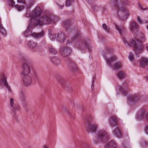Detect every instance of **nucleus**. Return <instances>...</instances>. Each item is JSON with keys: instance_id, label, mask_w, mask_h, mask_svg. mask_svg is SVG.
<instances>
[{"instance_id": "23", "label": "nucleus", "mask_w": 148, "mask_h": 148, "mask_svg": "<svg viewBox=\"0 0 148 148\" xmlns=\"http://www.w3.org/2000/svg\"><path fill=\"white\" fill-rule=\"evenodd\" d=\"M51 62L55 65H58L60 64V60L57 56H54L51 58Z\"/></svg>"}, {"instance_id": "7", "label": "nucleus", "mask_w": 148, "mask_h": 148, "mask_svg": "<svg viewBox=\"0 0 148 148\" xmlns=\"http://www.w3.org/2000/svg\"><path fill=\"white\" fill-rule=\"evenodd\" d=\"M10 104L11 107V110L14 115V118L16 119L17 116L16 115V111L19 110L20 109V107L18 104H14V99L12 98H11L10 99Z\"/></svg>"}, {"instance_id": "41", "label": "nucleus", "mask_w": 148, "mask_h": 148, "mask_svg": "<svg viewBox=\"0 0 148 148\" xmlns=\"http://www.w3.org/2000/svg\"><path fill=\"white\" fill-rule=\"evenodd\" d=\"M9 5L12 7H15V2L13 0H9Z\"/></svg>"}, {"instance_id": "31", "label": "nucleus", "mask_w": 148, "mask_h": 148, "mask_svg": "<svg viewBox=\"0 0 148 148\" xmlns=\"http://www.w3.org/2000/svg\"><path fill=\"white\" fill-rule=\"evenodd\" d=\"M74 3L73 0H67L66 1V6L69 7L71 5Z\"/></svg>"}, {"instance_id": "27", "label": "nucleus", "mask_w": 148, "mask_h": 148, "mask_svg": "<svg viewBox=\"0 0 148 148\" xmlns=\"http://www.w3.org/2000/svg\"><path fill=\"white\" fill-rule=\"evenodd\" d=\"M115 26L116 29L118 31L121 35H122V32L124 31L125 27L122 26H119L116 25H115Z\"/></svg>"}, {"instance_id": "11", "label": "nucleus", "mask_w": 148, "mask_h": 148, "mask_svg": "<svg viewBox=\"0 0 148 148\" xmlns=\"http://www.w3.org/2000/svg\"><path fill=\"white\" fill-rule=\"evenodd\" d=\"M66 36L64 33L62 32H58L56 38V40L60 43H63L64 42Z\"/></svg>"}, {"instance_id": "35", "label": "nucleus", "mask_w": 148, "mask_h": 148, "mask_svg": "<svg viewBox=\"0 0 148 148\" xmlns=\"http://www.w3.org/2000/svg\"><path fill=\"white\" fill-rule=\"evenodd\" d=\"M102 27L103 29L107 32H109L110 31V29L109 27H107L105 24H103L102 25Z\"/></svg>"}, {"instance_id": "21", "label": "nucleus", "mask_w": 148, "mask_h": 148, "mask_svg": "<svg viewBox=\"0 0 148 148\" xmlns=\"http://www.w3.org/2000/svg\"><path fill=\"white\" fill-rule=\"evenodd\" d=\"M116 146V144L112 140L107 143L105 146V148H115Z\"/></svg>"}, {"instance_id": "24", "label": "nucleus", "mask_w": 148, "mask_h": 148, "mask_svg": "<svg viewBox=\"0 0 148 148\" xmlns=\"http://www.w3.org/2000/svg\"><path fill=\"white\" fill-rule=\"evenodd\" d=\"M130 30L134 31L136 30L138 28L137 24L134 21L130 22Z\"/></svg>"}, {"instance_id": "15", "label": "nucleus", "mask_w": 148, "mask_h": 148, "mask_svg": "<svg viewBox=\"0 0 148 148\" xmlns=\"http://www.w3.org/2000/svg\"><path fill=\"white\" fill-rule=\"evenodd\" d=\"M104 58L108 65L110 67L112 68L113 67L112 65V63L115 61L116 60V57L115 56H112L110 58V59H108L106 58V56H104Z\"/></svg>"}, {"instance_id": "38", "label": "nucleus", "mask_w": 148, "mask_h": 148, "mask_svg": "<svg viewBox=\"0 0 148 148\" xmlns=\"http://www.w3.org/2000/svg\"><path fill=\"white\" fill-rule=\"evenodd\" d=\"M141 146L142 147H145L147 146L148 145V143L146 141L144 140H143L141 141L140 142Z\"/></svg>"}, {"instance_id": "36", "label": "nucleus", "mask_w": 148, "mask_h": 148, "mask_svg": "<svg viewBox=\"0 0 148 148\" xmlns=\"http://www.w3.org/2000/svg\"><path fill=\"white\" fill-rule=\"evenodd\" d=\"M134 55L131 52H130L129 55L128 56V58L130 60L131 62H132L134 60Z\"/></svg>"}, {"instance_id": "47", "label": "nucleus", "mask_w": 148, "mask_h": 148, "mask_svg": "<svg viewBox=\"0 0 148 148\" xmlns=\"http://www.w3.org/2000/svg\"><path fill=\"white\" fill-rule=\"evenodd\" d=\"M95 78H96L95 76L94 75L92 77V84H94L95 82Z\"/></svg>"}, {"instance_id": "18", "label": "nucleus", "mask_w": 148, "mask_h": 148, "mask_svg": "<svg viewBox=\"0 0 148 148\" xmlns=\"http://www.w3.org/2000/svg\"><path fill=\"white\" fill-rule=\"evenodd\" d=\"M62 110L68 115L69 116L71 119H74V115L66 107L63 106L62 108Z\"/></svg>"}, {"instance_id": "43", "label": "nucleus", "mask_w": 148, "mask_h": 148, "mask_svg": "<svg viewBox=\"0 0 148 148\" xmlns=\"http://www.w3.org/2000/svg\"><path fill=\"white\" fill-rule=\"evenodd\" d=\"M123 40L126 46L127 47H129L130 45L127 42L126 39L125 38H124L123 39Z\"/></svg>"}, {"instance_id": "53", "label": "nucleus", "mask_w": 148, "mask_h": 148, "mask_svg": "<svg viewBox=\"0 0 148 148\" xmlns=\"http://www.w3.org/2000/svg\"><path fill=\"white\" fill-rule=\"evenodd\" d=\"M28 9L29 10V9H27V13H28V11H28Z\"/></svg>"}, {"instance_id": "12", "label": "nucleus", "mask_w": 148, "mask_h": 148, "mask_svg": "<svg viewBox=\"0 0 148 148\" xmlns=\"http://www.w3.org/2000/svg\"><path fill=\"white\" fill-rule=\"evenodd\" d=\"M97 127V125L96 124L89 123L87 130L88 132L95 133L96 132Z\"/></svg>"}, {"instance_id": "54", "label": "nucleus", "mask_w": 148, "mask_h": 148, "mask_svg": "<svg viewBox=\"0 0 148 148\" xmlns=\"http://www.w3.org/2000/svg\"><path fill=\"white\" fill-rule=\"evenodd\" d=\"M147 29H148V25L147 26Z\"/></svg>"}, {"instance_id": "3", "label": "nucleus", "mask_w": 148, "mask_h": 148, "mask_svg": "<svg viewBox=\"0 0 148 148\" xmlns=\"http://www.w3.org/2000/svg\"><path fill=\"white\" fill-rule=\"evenodd\" d=\"M22 60L23 62L22 74L23 84L26 87L30 85L32 82V77L28 75L30 71V67L28 64V60L26 58H23Z\"/></svg>"}, {"instance_id": "51", "label": "nucleus", "mask_w": 148, "mask_h": 148, "mask_svg": "<svg viewBox=\"0 0 148 148\" xmlns=\"http://www.w3.org/2000/svg\"><path fill=\"white\" fill-rule=\"evenodd\" d=\"M144 78L147 81H148V76L147 77L145 76Z\"/></svg>"}, {"instance_id": "33", "label": "nucleus", "mask_w": 148, "mask_h": 148, "mask_svg": "<svg viewBox=\"0 0 148 148\" xmlns=\"http://www.w3.org/2000/svg\"><path fill=\"white\" fill-rule=\"evenodd\" d=\"M138 21L140 24L145 23L147 22V21L146 20L144 19L142 20L139 16L137 18Z\"/></svg>"}, {"instance_id": "32", "label": "nucleus", "mask_w": 148, "mask_h": 148, "mask_svg": "<svg viewBox=\"0 0 148 148\" xmlns=\"http://www.w3.org/2000/svg\"><path fill=\"white\" fill-rule=\"evenodd\" d=\"M114 67L116 69H120L121 67V64L119 62H117L114 64Z\"/></svg>"}, {"instance_id": "46", "label": "nucleus", "mask_w": 148, "mask_h": 148, "mask_svg": "<svg viewBox=\"0 0 148 148\" xmlns=\"http://www.w3.org/2000/svg\"><path fill=\"white\" fill-rule=\"evenodd\" d=\"M56 3V5L58 6L59 8H62L63 7V6L64 5V4L63 5H59L58 3H57V2Z\"/></svg>"}, {"instance_id": "34", "label": "nucleus", "mask_w": 148, "mask_h": 148, "mask_svg": "<svg viewBox=\"0 0 148 148\" xmlns=\"http://www.w3.org/2000/svg\"><path fill=\"white\" fill-rule=\"evenodd\" d=\"M15 7L17 8L18 10L19 11L22 10L24 8V6H20L18 5H16Z\"/></svg>"}, {"instance_id": "6", "label": "nucleus", "mask_w": 148, "mask_h": 148, "mask_svg": "<svg viewBox=\"0 0 148 148\" xmlns=\"http://www.w3.org/2000/svg\"><path fill=\"white\" fill-rule=\"evenodd\" d=\"M59 83L60 84L62 87L64 89H66L70 92L72 90V87L67 85V80L66 79L62 77H60L58 80Z\"/></svg>"}, {"instance_id": "25", "label": "nucleus", "mask_w": 148, "mask_h": 148, "mask_svg": "<svg viewBox=\"0 0 148 148\" xmlns=\"http://www.w3.org/2000/svg\"><path fill=\"white\" fill-rule=\"evenodd\" d=\"M113 134L118 138L121 137L122 135L120 131L117 128H115L113 131Z\"/></svg>"}, {"instance_id": "45", "label": "nucleus", "mask_w": 148, "mask_h": 148, "mask_svg": "<svg viewBox=\"0 0 148 148\" xmlns=\"http://www.w3.org/2000/svg\"><path fill=\"white\" fill-rule=\"evenodd\" d=\"M107 51L108 53H110L113 51V50L110 48H108L107 49Z\"/></svg>"}, {"instance_id": "20", "label": "nucleus", "mask_w": 148, "mask_h": 148, "mask_svg": "<svg viewBox=\"0 0 148 148\" xmlns=\"http://www.w3.org/2000/svg\"><path fill=\"white\" fill-rule=\"evenodd\" d=\"M144 117L146 121L148 123V112L145 114L143 113L138 114L137 116V118L139 120L143 119Z\"/></svg>"}, {"instance_id": "5", "label": "nucleus", "mask_w": 148, "mask_h": 148, "mask_svg": "<svg viewBox=\"0 0 148 148\" xmlns=\"http://www.w3.org/2000/svg\"><path fill=\"white\" fill-rule=\"evenodd\" d=\"M108 135L107 132L104 130L99 131L97 134L96 138L94 140V143L97 144L101 142H104L107 140Z\"/></svg>"}, {"instance_id": "14", "label": "nucleus", "mask_w": 148, "mask_h": 148, "mask_svg": "<svg viewBox=\"0 0 148 148\" xmlns=\"http://www.w3.org/2000/svg\"><path fill=\"white\" fill-rule=\"evenodd\" d=\"M140 66L143 68L148 66V59L144 58H142L140 61Z\"/></svg>"}, {"instance_id": "22", "label": "nucleus", "mask_w": 148, "mask_h": 148, "mask_svg": "<svg viewBox=\"0 0 148 148\" xmlns=\"http://www.w3.org/2000/svg\"><path fill=\"white\" fill-rule=\"evenodd\" d=\"M37 44L36 42H35L32 40H29L27 42L28 46L30 49H33L35 48L37 46Z\"/></svg>"}, {"instance_id": "16", "label": "nucleus", "mask_w": 148, "mask_h": 148, "mask_svg": "<svg viewBox=\"0 0 148 148\" xmlns=\"http://www.w3.org/2000/svg\"><path fill=\"white\" fill-rule=\"evenodd\" d=\"M118 123L117 120L116 116H113L111 117L110 120V123L112 127L117 125Z\"/></svg>"}, {"instance_id": "50", "label": "nucleus", "mask_w": 148, "mask_h": 148, "mask_svg": "<svg viewBox=\"0 0 148 148\" xmlns=\"http://www.w3.org/2000/svg\"><path fill=\"white\" fill-rule=\"evenodd\" d=\"M43 148H49V147L46 145H44L43 146Z\"/></svg>"}, {"instance_id": "30", "label": "nucleus", "mask_w": 148, "mask_h": 148, "mask_svg": "<svg viewBox=\"0 0 148 148\" xmlns=\"http://www.w3.org/2000/svg\"><path fill=\"white\" fill-rule=\"evenodd\" d=\"M78 48L81 50H83V41L82 39H80L79 40L78 42Z\"/></svg>"}, {"instance_id": "9", "label": "nucleus", "mask_w": 148, "mask_h": 148, "mask_svg": "<svg viewBox=\"0 0 148 148\" xmlns=\"http://www.w3.org/2000/svg\"><path fill=\"white\" fill-rule=\"evenodd\" d=\"M6 76L4 74H3L0 77V85L2 83H3L4 86L6 87L8 90L10 92L12 91V90L10 86L9 85L7 82Z\"/></svg>"}, {"instance_id": "48", "label": "nucleus", "mask_w": 148, "mask_h": 148, "mask_svg": "<svg viewBox=\"0 0 148 148\" xmlns=\"http://www.w3.org/2000/svg\"><path fill=\"white\" fill-rule=\"evenodd\" d=\"M145 130L146 133L148 134V125H147L145 127Z\"/></svg>"}, {"instance_id": "28", "label": "nucleus", "mask_w": 148, "mask_h": 148, "mask_svg": "<svg viewBox=\"0 0 148 148\" xmlns=\"http://www.w3.org/2000/svg\"><path fill=\"white\" fill-rule=\"evenodd\" d=\"M48 49L49 52L53 54H56L58 52L56 50L53 48L52 46H50L49 47Z\"/></svg>"}, {"instance_id": "1", "label": "nucleus", "mask_w": 148, "mask_h": 148, "mask_svg": "<svg viewBox=\"0 0 148 148\" xmlns=\"http://www.w3.org/2000/svg\"><path fill=\"white\" fill-rule=\"evenodd\" d=\"M51 19L48 16H44L40 18L38 20L34 17L31 19V22L27 27L26 30L23 33L25 37H28L31 36L34 38L38 39L43 37L45 32L43 30L39 33H32V29L37 25H42L45 24H48L51 23Z\"/></svg>"}, {"instance_id": "2", "label": "nucleus", "mask_w": 148, "mask_h": 148, "mask_svg": "<svg viewBox=\"0 0 148 148\" xmlns=\"http://www.w3.org/2000/svg\"><path fill=\"white\" fill-rule=\"evenodd\" d=\"M134 38L137 42L134 39H132L130 42L131 45L134 47L133 50L135 52L136 57H138L139 56L137 53H140L143 51L144 48L143 45L140 43L145 41V37L143 34L141 32H138L136 34V37Z\"/></svg>"}, {"instance_id": "40", "label": "nucleus", "mask_w": 148, "mask_h": 148, "mask_svg": "<svg viewBox=\"0 0 148 148\" xmlns=\"http://www.w3.org/2000/svg\"><path fill=\"white\" fill-rule=\"evenodd\" d=\"M92 8L93 11L95 12H97L99 9V7L96 5H93Z\"/></svg>"}, {"instance_id": "13", "label": "nucleus", "mask_w": 148, "mask_h": 148, "mask_svg": "<svg viewBox=\"0 0 148 148\" xmlns=\"http://www.w3.org/2000/svg\"><path fill=\"white\" fill-rule=\"evenodd\" d=\"M41 12V8L38 6H37L31 13V15L34 17L39 16Z\"/></svg>"}, {"instance_id": "37", "label": "nucleus", "mask_w": 148, "mask_h": 148, "mask_svg": "<svg viewBox=\"0 0 148 148\" xmlns=\"http://www.w3.org/2000/svg\"><path fill=\"white\" fill-rule=\"evenodd\" d=\"M86 47L89 51H90V49L91 48L90 45L85 40H84V45Z\"/></svg>"}, {"instance_id": "49", "label": "nucleus", "mask_w": 148, "mask_h": 148, "mask_svg": "<svg viewBox=\"0 0 148 148\" xmlns=\"http://www.w3.org/2000/svg\"><path fill=\"white\" fill-rule=\"evenodd\" d=\"M94 84H92L91 87V89L92 90H93L94 88Z\"/></svg>"}, {"instance_id": "19", "label": "nucleus", "mask_w": 148, "mask_h": 148, "mask_svg": "<svg viewBox=\"0 0 148 148\" xmlns=\"http://www.w3.org/2000/svg\"><path fill=\"white\" fill-rule=\"evenodd\" d=\"M127 99L130 101L136 102L139 100L140 97L138 95H134L132 96L128 97Z\"/></svg>"}, {"instance_id": "8", "label": "nucleus", "mask_w": 148, "mask_h": 148, "mask_svg": "<svg viewBox=\"0 0 148 148\" xmlns=\"http://www.w3.org/2000/svg\"><path fill=\"white\" fill-rule=\"evenodd\" d=\"M60 52L61 55L63 57H66L71 55L72 52V50L69 47H63L61 48Z\"/></svg>"}, {"instance_id": "52", "label": "nucleus", "mask_w": 148, "mask_h": 148, "mask_svg": "<svg viewBox=\"0 0 148 148\" xmlns=\"http://www.w3.org/2000/svg\"><path fill=\"white\" fill-rule=\"evenodd\" d=\"M145 49L146 50L148 51V46H146V47Z\"/></svg>"}, {"instance_id": "39", "label": "nucleus", "mask_w": 148, "mask_h": 148, "mask_svg": "<svg viewBox=\"0 0 148 148\" xmlns=\"http://www.w3.org/2000/svg\"><path fill=\"white\" fill-rule=\"evenodd\" d=\"M81 36L80 32H76L74 36V38L75 39L77 38H79Z\"/></svg>"}, {"instance_id": "29", "label": "nucleus", "mask_w": 148, "mask_h": 148, "mask_svg": "<svg viewBox=\"0 0 148 148\" xmlns=\"http://www.w3.org/2000/svg\"><path fill=\"white\" fill-rule=\"evenodd\" d=\"M125 74L123 72L120 71H119L117 74V76L120 79H122L124 78Z\"/></svg>"}, {"instance_id": "26", "label": "nucleus", "mask_w": 148, "mask_h": 148, "mask_svg": "<svg viewBox=\"0 0 148 148\" xmlns=\"http://www.w3.org/2000/svg\"><path fill=\"white\" fill-rule=\"evenodd\" d=\"M71 24V22L69 20H66L63 22L62 23L63 26L67 30L69 28L70 25Z\"/></svg>"}, {"instance_id": "44", "label": "nucleus", "mask_w": 148, "mask_h": 148, "mask_svg": "<svg viewBox=\"0 0 148 148\" xmlns=\"http://www.w3.org/2000/svg\"><path fill=\"white\" fill-rule=\"evenodd\" d=\"M18 3H22L24 4H25L26 2L25 0H17Z\"/></svg>"}, {"instance_id": "4", "label": "nucleus", "mask_w": 148, "mask_h": 148, "mask_svg": "<svg viewBox=\"0 0 148 148\" xmlns=\"http://www.w3.org/2000/svg\"><path fill=\"white\" fill-rule=\"evenodd\" d=\"M115 6L117 9V12L118 16L121 20H125L128 17V15L126 9L124 7H119V5L117 3L118 0H115Z\"/></svg>"}, {"instance_id": "17", "label": "nucleus", "mask_w": 148, "mask_h": 148, "mask_svg": "<svg viewBox=\"0 0 148 148\" xmlns=\"http://www.w3.org/2000/svg\"><path fill=\"white\" fill-rule=\"evenodd\" d=\"M19 96L20 99L22 101L23 106L25 107L26 106V104L25 103L26 97L24 92L23 90H21L20 91Z\"/></svg>"}, {"instance_id": "42", "label": "nucleus", "mask_w": 148, "mask_h": 148, "mask_svg": "<svg viewBox=\"0 0 148 148\" xmlns=\"http://www.w3.org/2000/svg\"><path fill=\"white\" fill-rule=\"evenodd\" d=\"M119 90L120 92H121L122 93V94L123 95H124V96L126 95V94H127L126 92L125 91H124L123 89L122 88V87L121 86H120L119 88Z\"/></svg>"}, {"instance_id": "10", "label": "nucleus", "mask_w": 148, "mask_h": 148, "mask_svg": "<svg viewBox=\"0 0 148 148\" xmlns=\"http://www.w3.org/2000/svg\"><path fill=\"white\" fill-rule=\"evenodd\" d=\"M68 59V66L71 71L73 72L76 71L78 70V68L75 62L69 58Z\"/></svg>"}]
</instances>
